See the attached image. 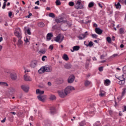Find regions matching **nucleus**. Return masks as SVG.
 I'll list each match as a JSON object with an SVG mask.
<instances>
[{
  "instance_id": "nucleus-1",
  "label": "nucleus",
  "mask_w": 126,
  "mask_h": 126,
  "mask_svg": "<svg viewBox=\"0 0 126 126\" xmlns=\"http://www.w3.org/2000/svg\"><path fill=\"white\" fill-rule=\"evenodd\" d=\"M75 8L76 9H83L84 8V4L82 3L81 0H77L75 4Z\"/></svg>"
},
{
  "instance_id": "nucleus-2",
  "label": "nucleus",
  "mask_w": 126,
  "mask_h": 126,
  "mask_svg": "<svg viewBox=\"0 0 126 126\" xmlns=\"http://www.w3.org/2000/svg\"><path fill=\"white\" fill-rule=\"evenodd\" d=\"M6 72L10 74V76L12 80H16L17 79V75L15 73V71L11 70L7 71Z\"/></svg>"
},
{
  "instance_id": "nucleus-3",
  "label": "nucleus",
  "mask_w": 126,
  "mask_h": 126,
  "mask_svg": "<svg viewBox=\"0 0 126 126\" xmlns=\"http://www.w3.org/2000/svg\"><path fill=\"white\" fill-rule=\"evenodd\" d=\"M14 34L18 39H22V33L21 32V30L19 28L16 29Z\"/></svg>"
},
{
  "instance_id": "nucleus-4",
  "label": "nucleus",
  "mask_w": 126,
  "mask_h": 126,
  "mask_svg": "<svg viewBox=\"0 0 126 126\" xmlns=\"http://www.w3.org/2000/svg\"><path fill=\"white\" fill-rule=\"evenodd\" d=\"M62 38V34H59L54 38V41H55V42H57V43H62V42L63 41V38L64 37L63 36L62 38Z\"/></svg>"
},
{
  "instance_id": "nucleus-5",
  "label": "nucleus",
  "mask_w": 126,
  "mask_h": 126,
  "mask_svg": "<svg viewBox=\"0 0 126 126\" xmlns=\"http://www.w3.org/2000/svg\"><path fill=\"white\" fill-rule=\"evenodd\" d=\"M74 90V87L72 86H68L64 89V92L66 93V95L69 94L71 91Z\"/></svg>"
},
{
  "instance_id": "nucleus-6",
  "label": "nucleus",
  "mask_w": 126,
  "mask_h": 126,
  "mask_svg": "<svg viewBox=\"0 0 126 126\" xmlns=\"http://www.w3.org/2000/svg\"><path fill=\"white\" fill-rule=\"evenodd\" d=\"M88 32H86L85 33L81 34L80 35L78 36V38L79 40H83L84 39H85L89 35V34L88 33Z\"/></svg>"
},
{
  "instance_id": "nucleus-7",
  "label": "nucleus",
  "mask_w": 126,
  "mask_h": 126,
  "mask_svg": "<svg viewBox=\"0 0 126 126\" xmlns=\"http://www.w3.org/2000/svg\"><path fill=\"white\" fill-rule=\"evenodd\" d=\"M58 94L61 98H64V97H66V96H67V94H66L64 91H59L58 92Z\"/></svg>"
},
{
  "instance_id": "nucleus-8",
  "label": "nucleus",
  "mask_w": 126,
  "mask_h": 126,
  "mask_svg": "<svg viewBox=\"0 0 126 126\" xmlns=\"http://www.w3.org/2000/svg\"><path fill=\"white\" fill-rule=\"evenodd\" d=\"M119 80V84L120 85H124L125 83H126V80H125V78L124 77V75H122V77H119L118 78Z\"/></svg>"
},
{
  "instance_id": "nucleus-9",
  "label": "nucleus",
  "mask_w": 126,
  "mask_h": 126,
  "mask_svg": "<svg viewBox=\"0 0 126 126\" xmlns=\"http://www.w3.org/2000/svg\"><path fill=\"white\" fill-rule=\"evenodd\" d=\"M126 88L123 89L122 95H120V96H118V97H117V99L118 100V101H121V100H122V99H123V97H124V96H125V94H126Z\"/></svg>"
},
{
  "instance_id": "nucleus-10",
  "label": "nucleus",
  "mask_w": 126,
  "mask_h": 126,
  "mask_svg": "<svg viewBox=\"0 0 126 126\" xmlns=\"http://www.w3.org/2000/svg\"><path fill=\"white\" fill-rule=\"evenodd\" d=\"M38 63V62L37 61H33L31 63L30 66L32 68H35L37 66V64Z\"/></svg>"
},
{
  "instance_id": "nucleus-11",
  "label": "nucleus",
  "mask_w": 126,
  "mask_h": 126,
  "mask_svg": "<svg viewBox=\"0 0 126 126\" xmlns=\"http://www.w3.org/2000/svg\"><path fill=\"white\" fill-rule=\"evenodd\" d=\"M44 69L46 72H52V70H53L51 66H44Z\"/></svg>"
},
{
  "instance_id": "nucleus-12",
  "label": "nucleus",
  "mask_w": 126,
  "mask_h": 126,
  "mask_svg": "<svg viewBox=\"0 0 126 126\" xmlns=\"http://www.w3.org/2000/svg\"><path fill=\"white\" fill-rule=\"evenodd\" d=\"M37 98L39 101L41 102H45V99H46V95H39L37 96Z\"/></svg>"
},
{
  "instance_id": "nucleus-13",
  "label": "nucleus",
  "mask_w": 126,
  "mask_h": 126,
  "mask_svg": "<svg viewBox=\"0 0 126 126\" xmlns=\"http://www.w3.org/2000/svg\"><path fill=\"white\" fill-rule=\"evenodd\" d=\"M24 80H25V81H32V79L31 78V77H30V76L27 75V74H25L24 75Z\"/></svg>"
},
{
  "instance_id": "nucleus-14",
  "label": "nucleus",
  "mask_w": 126,
  "mask_h": 126,
  "mask_svg": "<svg viewBox=\"0 0 126 126\" xmlns=\"http://www.w3.org/2000/svg\"><path fill=\"white\" fill-rule=\"evenodd\" d=\"M75 77H74V75H71L69 77L68 79V83H72L73 81H74Z\"/></svg>"
},
{
  "instance_id": "nucleus-15",
  "label": "nucleus",
  "mask_w": 126,
  "mask_h": 126,
  "mask_svg": "<svg viewBox=\"0 0 126 126\" xmlns=\"http://www.w3.org/2000/svg\"><path fill=\"white\" fill-rule=\"evenodd\" d=\"M95 32L98 35H101L103 33V30H101L100 28H96L95 29Z\"/></svg>"
},
{
  "instance_id": "nucleus-16",
  "label": "nucleus",
  "mask_w": 126,
  "mask_h": 126,
  "mask_svg": "<svg viewBox=\"0 0 126 126\" xmlns=\"http://www.w3.org/2000/svg\"><path fill=\"white\" fill-rule=\"evenodd\" d=\"M21 88L23 90V91H25V92H28L29 91V87L27 86L26 85H22L21 86Z\"/></svg>"
},
{
  "instance_id": "nucleus-17",
  "label": "nucleus",
  "mask_w": 126,
  "mask_h": 126,
  "mask_svg": "<svg viewBox=\"0 0 126 126\" xmlns=\"http://www.w3.org/2000/svg\"><path fill=\"white\" fill-rule=\"evenodd\" d=\"M22 38H18V41L17 42V45L19 48H20L22 44H23V41L21 40Z\"/></svg>"
},
{
  "instance_id": "nucleus-18",
  "label": "nucleus",
  "mask_w": 126,
  "mask_h": 126,
  "mask_svg": "<svg viewBox=\"0 0 126 126\" xmlns=\"http://www.w3.org/2000/svg\"><path fill=\"white\" fill-rule=\"evenodd\" d=\"M80 49V47H79V46L77 45V46H73V49H71L70 51L71 52L73 53V52H75V51H78Z\"/></svg>"
},
{
  "instance_id": "nucleus-19",
  "label": "nucleus",
  "mask_w": 126,
  "mask_h": 126,
  "mask_svg": "<svg viewBox=\"0 0 126 126\" xmlns=\"http://www.w3.org/2000/svg\"><path fill=\"white\" fill-rule=\"evenodd\" d=\"M55 22L56 23H62V22H64L63 17L55 19Z\"/></svg>"
},
{
  "instance_id": "nucleus-20",
  "label": "nucleus",
  "mask_w": 126,
  "mask_h": 126,
  "mask_svg": "<svg viewBox=\"0 0 126 126\" xmlns=\"http://www.w3.org/2000/svg\"><path fill=\"white\" fill-rule=\"evenodd\" d=\"M104 84L105 85V86H109L110 84H111V81L109 79H106L104 80Z\"/></svg>"
},
{
  "instance_id": "nucleus-21",
  "label": "nucleus",
  "mask_w": 126,
  "mask_h": 126,
  "mask_svg": "<svg viewBox=\"0 0 126 126\" xmlns=\"http://www.w3.org/2000/svg\"><path fill=\"white\" fill-rule=\"evenodd\" d=\"M45 67L42 66L41 68H40V69H39L38 70V72L40 74H42V73H44V72H45Z\"/></svg>"
},
{
  "instance_id": "nucleus-22",
  "label": "nucleus",
  "mask_w": 126,
  "mask_h": 126,
  "mask_svg": "<svg viewBox=\"0 0 126 126\" xmlns=\"http://www.w3.org/2000/svg\"><path fill=\"white\" fill-rule=\"evenodd\" d=\"M53 33H48L47 35V41H50L51 39H52V37H53Z\"/></svg>"
},
{
  "instance_id": "nucleus-23",
  "label": "nucleus",
  "mask_w": 126,
  "mask_h": 126,
  "mask_svg": "<svg viewBox=\"0 0 126 126\" xmlns=\"http://www.w3.org/2000/svg\"><path fill=\"white\" fill-rule=\"evenodd\" d=\"M57 82L58 84H62L63 83V78H59L57 79Z\"/></svg>"
},
{
  "instance_id": "nucleus-24",
  "label": "nucleus",
  "mask_w": 126,
  "mask_h": 126,
  "mask_svg": "<svg viewBox=\"0 0 126 126\" xmlns=\"http://www.w3.org/2000/svg\"><path fill=\"white\" fill-rule=\"evenodd\" d=\"M50 113L52 114V115H53L56 113V108L54 106H52L50 107Z\"/></svg>"
},
{
  "instance_id": "nucleus-25",
  "label": "nucleus",
  "mask_w": 126,
  "mask_h": 126,
  "mask_svg": "<svg viewBox=\"0 0 126 126\" xmlns=\"http://www.w3.org/2000/svg\"><path fill=\"white\" fill-rule=\"evenodd\" d=\"M85 86H86V87L89 86L90 85H91V82L88 81V80H86L85 81Z\"/></svg>"
},
{
  "instance_id": "nucleus-26",
  "label": "nucleus",
  "mask_w": 126,
  "mask_h": 126,
  "mask_svg": "<svg viewBox=\"0 0 126 126\" xmlns=\"http://www.w3.org/2000/svg\"><path fill=\"white\" fill-rule=\"evenodd\" d=\"M36 94H39V95H42V94H44V91H41L39 89L36 90Z\"/></svg>"
},
{
  "instance_id": "nucleus-27",
  "label": "nucleus",
  "mask_w": 126,
  "mask_h": 126,
  "mask_svg": "<svg viewBox=\"0 0 126 126\" xmlns=\"http://www.w3.org/2000/svg\"><path fill=\"white\" fill-rule=\"evenodd\" d=\"M63 60L64 61H68L69 59L68 58V56L66 54H63Z\"/></svg>"
},
{
  "instance_id": "nucleus-28",
  "label": "nucleus",
  "mask_w": 126,
  "mask_h": 126,
  "mask_svg": "<svg viewBox=\"0 0 126 126\" xmlns=\"http://www.w3.org/2000/svg\"><path fill=\"white\" fill-rule=\"evenodd\" d=\"M115 5L117 9H119V8L121 9V8L122 7V5L119 3V2H118L117 4L115 3Z\"/></svg>"
},
{
  "instance_id": "nucleus-29",
  "label": "nucleus",
  "mask_w": 126,
  "mask_h": 126,
  "mask_svg": "<svg viewBox=\"0 0 126 126\" xmlns=\"http://www.w3.org/2000/svg\"><path fill=\"white\" fill-rule=\"evenodd\" d=\"M64 67L65 68H66V69H70V68H71L70 64H66L64 65Z\"/></svg>"
},
{
  "instance_id": "nucleus-30",
  "label": "nucleus",
  "mask_w": 126,
  "mask_h": 126,
  "mask_svg": "<svg viewBox=\"0 0 126 126\" xmlns=\"http://www.w3.org/2000/svg\"><path fill=\"white\" fill-rule=\"evenodd\" d=\"M0 86H8V84H7L6 82H0Z\"/></svg>"
},
{
  "instance_id": "nucleus-31",
  "label": "nucleus",
  "mask_w": 126,
  "mask_h": 126,
  "mask_svg": "<svg viewBox=\"0 0 126 126\" xmlns=\"http://www.w3.org/2000/svg\"><path fill=\"white\" fill-rule=\"evenodd\" d=\"M24 41L27 44V45H30V42H29V39L27 37L24 38Z\"/></svg>"
},
{
  "instance_id": "nucleus-32",
  "label": "nucleus",
  "mask_w": 126,
  "mask_h": 126,
  "mask_svg": "<svg viewBox=\"0 0 126 126\" xmlns=\"http://www.w3.org/2000/svg\"><path fill=\"white\" fill-rule=\"evenodd\" d=\"M88 6L90 8L94 6V2L92 1L89 3Z\"/></svg>"
},
{
  "instance_id": "nucleus-33",
  "label": "nucleus",
  "mask_w": 126,
  "mask_h": 126,
  "mask_svg": "<svg viewBox=\"0 0 126 126\" xmlns=\"http://www.w3.org/2000/svg\"><path fill=\"white\" fill-rule=\"evenodd\" d=\"M79 125L80 126H84L85 125H86V123H85V121H83L79 123Z\"/></svg>"
},
{
  "instance_id": "nucleus-34",
  "label": "nucleus",
  "mask_w": 126,
  "mask_h": 126,
  "mask_svg": "<svg viewBox=\"0 0 126 126\" xmlns=\"http://www.w3.org/2000/svg\"><path fill=\"white\" fill-rule=\"evenodd\" d=\"M106 41L109 43V44H111L112 43V39L110 36H108L106 38Z\"/></svg>"
},
{
  "instance_id": "nucleus-35",
  "label": "nucleus",
  "mask_w": 126,
  "mask_h": 126,
  "mask_svg": "<svg viewBox=\"0 0 126 126\" xmlns=\"http://www.w3.org/2000/svg\"><path fill=\"white\" fill-rule=\"evenodd\" d=\"M56 96L55 95L51 94L50 95V100H56Z\"/></svg>"
},
{
  "instance_id": "nucleus-36",
  "label": "nucleus",
  "mask_w": 126,
  "mask_h": 126,
  "mask_svg": "<svg viewBox=\"0 0 126 126\" xmlns=\"http://www.w3.org/2000/svg\"><path fill=\"white\" fill-rule=\"evenodd\" d=\"M86 45L87 47L89 46L90 48H91V47H92L93 46V42L90 41L88 45L86 44Z\"/></svg>"
},
{
  "instance_id": "nucleus-37",
  "label": "nucleus",
  "mask_w": 126,
  "mask_h": 126,
  "mask_svg": "<svg viewBox=\"0 0 126 126\" xmlns=\"http://www.w3.org/2000/svg\"><path fill=\"white\" fill-rule=\"evenodd\" d=\"M38 26H39V27H44V26H45V24L43 22L39 23L38 24Z\"/></svg>"
},
{
  "instance_id": "nucleus-38",
  "label": "nucleus",
  "mask_w": 126,
  "mask_h": 126,
  "mask_svg": "<svg viewBox=\"0 0 126 126\" xmlns=\"http://www.w3.org/2000/svg\"><path fill=\"white\" fill-rule=\"evenodd\" d=\"M17 116H18V117H23V112H19L17 113Z\"/></svg>"
},
{
  "instance_id": "nucleus-39",
  "label": "nucleus",
  "mask_w": 126,
  "mask_h": 126,
  "mask_svg": "<svg viewBox=\"0 0 126 126\" xmlns=\"http://www.w3.org/2000/svg\"><path fill=\"white\" fill-rule=\"evenodd\" d=\"M56 5H61L62 4V2L60 0H57L55 2Z\"/></svg>"
},
{
  "instance_id": "nucleus-40",
  "label": "nucleus",
  "mask_w": 126,
  "mask_h": 126,
  "mask_svg": "<svg viewBox=\"0 0 126 126\" xmlns=\"http://www.w3.org/2000/svg\"><path fill=\"white\" fill-rule=\"evenodd\" d=\"M49 16L50 17H52V18H55V14H54L53 13H50L49 14Z\"/></svg>"
},
{
  "instance_id": "nucleus-41",
  "label": "nucleus",
  "mask_w": 126,
  "mask_h": 126,
  "mask_svg": "<svg viewBox=\"0 0 126 126\" xmlns=\"http://www.w3.org/2000/svg\"><path fill=\"white\" fill-rule=\"evenodd\" d=\"M92 38H94V39H97L98 38V35L96 34H92Z\"/></svg>"
},
{
  "instance_id": "nucleus-42",
  "label": "nucleus",
  "mask_w": 126,
  "mask_h": 126,
  "mask_svg": "<svg viewBox=\"0 0 126 126\" xmlns=\"http://www.w3.org/2000/svg\"><path fill=\"white\" fill-rule=\"evenodd\" d=\"M6 1H4L2 7V9H5V7L6 6Z\"/></svg>"
},
{
  "instance_id": "nucleus-43",
  "label": "nucleus",
  "mask_w": 126,
  "mask_h": 126,
  "mask_svg": "<svg viewBox=\"0 0 126 126\" xmlns=\"http://www.w3.org/2000/svg\"><path fill=\"white\" fill-rule=\"evenodd\" d=\"M68 4L70 6H73V5H74V2L73 1H70L69 2Z\"/></svg>"
},
{
  "instance_id": "nucleus-44",
  "label": "nucleus",
  "mask_w": 126,
  "mask_h": 126,
  "mask_svg": "<svg viewBox=\"0 0 126 126\" xmlns=\"http://www.w3.org/2000/svg\"><path fill=\"white\" fill-rule=\"evenodd\" d=\"M40 54H42L43 55L46 54V51L45 50H41L39 51Z\"/></svg>"
},
{
  "instance_id": "nucleus-45",
  "label": "nucleus",
  "mask_w": 126,
  "mask_h": 126,
  "mask_svg": "<svg viewBox=\"0 0 126 126\" xmlns=\"http://www.w3.org/2000/svg\"><path fill=\"white\" fill-rule=\"evenodd\" d=\"M120 34H123L124 32H125V31L124 30V29L121 28L119 30Z\"/></svg>"
},
{
  "instance_id": "nucleus-46",
  "label": "nucleus",
  "mask_w": 126,
  "mask_h": 126,
  "mask_svg": "<svg viewBox=\"0 0 126 126\" xmlns=\"http://www.w3.org/2000/svg\"><path fill=\"white\" fill-rule=\"evenodd\" d=\"M27 33L28 35H31V32L30 31V29H28L27 30Z\"/></svg>"
},
{
  "instance_id": "nucleus-47",
  "label": "nucleus",
  "mask_w": 126,
  "mask_h": 126,
  "mask_svg": "<svg viewBox=\"0 0 126 126\" xmlns=\"http://www.w3.org/2000/svg\"><path fill=\"white\" fill-rule=\"evenodd\" d=\"M46 59H47V56H43L42 57V61L43 62H45V61H46Z\"/></svg>"
},
{
  "instance_id": "nucleus-48",
  "label": "nucleus",
  "mask_w": 126,
  "mask_h": 126,
  "mask_svg": "<svg viewBox=\"0 0 126 126\" xmlns=\"http://www.w3.org/2000/svg\"><path fill=\"white\" fill-rule=\"evenodd\" d=\"M45 124L47 125V126H50V125L51 124V121L47 120V121L45 122Z\"/></svg>"
},
{
  "instance_id": "nucleus-49",
  "label": "nucleus",
  "mask_w": 126,
  "mask_h": 126,
  "mask_svg": "<svg viewBox=\"0 0 126 126\" xmlns=\"http://www.w3.org/2000/svg\"><path fill=\"white\" fill-rule=\"evenodd\" d=\"M9 121H10V122H13V116L9 117Z\"/></svg>"
},
{
  "instance_id": "nucleus-50",
  "label": "nucleus",
  "mask_w": 126,
  "mask_h": 126,
  "mask_svg": "<svg viewBox=\"0 0 126 126\" xmlns=\"http://www.w3.org/2000/svg\"><path fill=\"white\" fill-rule=\"evenodd\" d=\"M103 68L104 67L103 66L99 67L98 68V70H99L100 71H103Z\"/></svg>"
},
{
  "instance_id": "nucleus-51",
  "label": "nucleus",
  "mask_w": 126,
  "mask_h": 126,
  "mask_svg": "<svg viewBox=\"0 0 126 126\" xmlns=\"http://www.w3.org/2000/svg\"><path fill=\"white\" fill-rule=\"evenodd\" d=\"M100 60H104L105 59V55H101L100 57Z\"/></svg>"
},
{
  "instance_id": "nucleus-52",
  "label": "nucleus",
  "mask_w": 126,
  "mask_h": 126,
  "mask_svg": "<svg viewBox=\"0 0 126 126\" xmlns=\"http://www.w3.org/2000/svg\"><path fill=\"white\" fill-rule=\"evenodd\" d=\"M121 3L126 5V0H121Z\"/></svg>"
},
{
  "instance_id": "nucleus-53",
  "label": "nucleus",
  "mask_w": 126,
  "mask_h": 126,
  "mask_svg": "<svg viewBox=\"0 0 126 126\" xmlns=\"http://www.w3.org/2000/svg\"><path fill=\"white\" fill-rule=\"evenodd\" d=\"M12 15V12H9V13H8L9 17H11Z\"/></svg>"
},
{
  "instance_id": "nucleus-54",
  "label": "nucleus",
  "mask_w": 126,
  "mask_h": 126,
  "mask_svg": "<svg viewBox=\"0 0 126 126\" xmlns=\"http://www.w3.org/2000/svg\"><path fill=\"white\" fill-rule=\"evenodd\" d=\"M49 49H50V50H53V49H54V46L53 45H51L49 46Z\"/></svg>"
},
{
  "instance_id": "nucleus-55",
  "label": "nucleus",
  "mask_w": 126,
  "mask_h": 126,
  "mask_svg": "<svg viewBox=\"0 0 126 126\" xmlns=\"http://www.w3.org/2000/svg\"><path fill=\"white\" fill-rule=\"evenodd\" d=\"M40 1L37 0L36 2H35V4H37V5H40Z\"/></svg>"
},
{
  "instance_id": "nucleus-56",
  "label": "nucleus",
  "mask_w": 126,
  "mask_h": 126,
  "mask_svg": "<svg viewBox=\"0 0 126 126\" xmlns=\"http://www.w3.org/2000/svg\"><path fill=\"white\" fill-rule=\"evenodd\" d=\"M94 27H96L97 28V27H98V25H97V24L96 23H94Z\"/></svg>"
},
{
  "instance_id": "nucleus-57",
  "label": "nucleus",
  "mask_w": 126,
  "mask_h": 126,
  "mask_svg": "<svg viewBox=\"0 0 126 126\" xmlns=\"http://www.w3.org/2000/svg\"><path fill=\"white\" fill-rule=\"evenodd\" d=\"M97 4L98 6H99V7H101V8L103 7V6H102V4H101V3H98Z\"/></svg>"
},
{
  "instance_id": "nucleus-58",
  "label": "nucleus",
  "mask_w": 126,
  "mask_h": 126,
  "mask_svg": "<svg viewBox=\"0 0 126 126\" xmlns=\"http://www.w3.org/2000/svg\"><path fill=\"white\" fill-rule=\"evenodd\" d=\"M5 120H6V118H4L1 121V123H5Z\"/></svg>"
},
{
  "instance_id": "nucleus-59",
  "label": "nucleus",
  "mask_w": 126,
  "mask_h": 126,
  "mask_svg": "<svg viewBox=\"0 0 126 126\" xmlns=\"http://www.w3.org/2000/svg\"><path fill=\"white\" fill-rule=\"evenodd\" d=\"M31 16H32V13H30L28 16V18H30Z\"/></svg>"
},
{
  "instance_id": "nucleus-60",
  "label": "nucleus",
  "mask_w": 126,
  "mask_h": 126,
  "mask_svg": "<svg viewBox=\"0 0 126 126\" xmlns=\"http://www.w3.org/2000/svg\"><path fill=\"white\" fill-rule=\"evenodd\" d=\"M104 95H105V94H104L102 93H100V94H99V95L101 96V97H103V96H104Z\"/></svg>"
},
{
  "instance_id": "nucleus-61",
  "label": "nucleus",
  "mask_w": 126,
  "mask_h": 126,
  "mask_svg": "<svg viewBox=\"0 0 126 126\" xmlns=\"http://www.w3.org/2000/svg\"><path fill=\"white\" fill-rule=\"evenodd\" d=\"M48 85L49 86H52V83H51V82H48Z\"/></svg>"
},
{
  "instance_id": "nucleus-62",
  "label": "nucleus",
  "mask_w": 126,
  "mask_h": 126,
  "mask_svg": "<svg viewBox=\"0 0 126 126\" xmlns=\"http://www.w3.org/2000/svg\"><path fill=\"white\" fill-rule=\"evenodd\" d=\"M10 114H12L13 115H16V113L14 112H10Z\"/></svg>"
},
{
  "instance_id": "nucleus-63",
  "label": "nucleus",
  "mask_w": 126,
  "mask_h": 126,
  "mask_svg": "<svg viewBox=\"0 0 126 126\" xmlns=\"http://www.w3.org/2000/svg\"><path fill=\"white\" fill-rule=\"evenodd\" d=\"M125 47V45H124V44H122L120 45V48H124Z\"/></svg>"
},
{
  "instance_id": "nucleus-64",
  "label": "nucleus",
  "mask_w": 126,
  "mask_h": 126,
  "mask_svg": "<svg viewBox=\"0 0 126 126\" xmlns=\"http://www.w3.org/2000/svg\"><path fill=\"white\" fill-rule=\"evenodd\" d=\"M123 112H126V106H124V111Z\"/></svg>"
}]
</instances>
